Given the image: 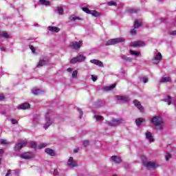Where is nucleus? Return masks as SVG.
<instances>
[{
  "label": "nucleus",
  "mask_w": 176,
  "mask_h": 176,
  "mask_svg": "<svg viewBox=\"0 0 176 176\" xmlns=\"http://www.w3.org/2000/svg\"><path fill=\"white\" fill-rule=\"evenodd\" d=\"M151 123L153 124L157 130H163V123H164V122L163 121V118L160 116L153 117L151 119Z\"/></svg>",
  "instance_id": "1"
},
{
  "label": "nucleus",
  "mask_w": 176,
  "mask_h": 176,
  "mask_svg": "<svg viewBox=\"0 0 176 176\" xmlns=\"http://www.w3.org/2000/svg\"><path fill=\"white\" fill-rule=\"evenodd\" d=\"M121 42H124V38L120 37L116 38L110 39L106 43V46H111L112 45H118V43H121Z\"/></svg>",
  "instance_id": "2"
},
{
  "label": "nucleus",
  "mask_w": 176,
  "mask_h": 176,
  "mask_svg": "<svg viewBox=\"0 0 176 176\" xmlns=\"http://www.w3.org/2000/svg\"><path fill=\"white\" fill-rule=\"evenodd\" d=\"M86 60V56L83 54H79L76 57H73L70 60L71 64H76V63H83Z\"/></svg>",
  "instance_id": "3"
},
{
  "label": "nucleus",
  "mask_w": 176,
  "mask_h": 176,
  "mask_svg": "<svg viewBox=\"0 0 176 176\" xmlns=\"http://www.w3.org/2000/svg\"><path fill=\"white\" fill-rule=\"evenodd\" d=\"M142 164L144 167H146V168H157V167H159V165H157L155 162L143 161Z\"/></svg>",
  "instance_id": "4"
},
{
  "label": "nucleus",
  "mask_w": 176,
  "mask_h": 176,
  "mask_svg": "<svg viewBox=\"0 0 176 176\" xmlns=\"http://www.w3.org/2000/svg\"><path fill=\"white\" fill-rule=\"evenodd\" d=\"M123 123V119H114L109 122V126L111 127H115L116 126H119Z\"/></svg>",
  "instance_id": "5"
},
{
  "label": "nucleus",
  "mask_w": 176,
  "mask_h": 176,
  "mask_svg": "<svg viewBox=\"0 0 176 176\" xmlns=\"http://www.w3.org/2000/svg\"><path fill=\"white\" fill-rule=\"evenodd\" d=\"M27 144H28V142L27 141H23L22 142L16 143L14 146V151H20L21 149H23L24 146H26Z\"/></svg>",
  "instance_id": "6"
},
{
  "label": "nucleus",
  "mask_w": 176,
  "mask_h": 176,
  "mask_svg": "<svg viewBox=\"0 0 176 176\" xmlns=\"http://www.w3.org/2000/svg\"><path fill=\"white\" fill-rule=\"evenodd\" d=\"M67 165L71 168L78 167V162L74 160V157H70L67 161Z\"/></svg>",
  "instance_id": "7"
},
{
  "label": "nucleus",
  "mask_w": 176,
  "mask_h": 176,
  "mask_svg": "<svg viewBox=\"0 0 176 176\" xmlns=\"http://www.w3.org/2000/svg\"><path fill=\"white\" fill-rule=\"evenodd\" d=\"M82 41H76V42H72L70 43V47H73L75 50H79L80 49V47L82 46Z\"/></svg>",
  "instance_id": "8"
},
{
  "label": "nucleus",
  "mask_w": 176,
  "mask_h": 176,
  "mask_svg": "<svg viewBox=\"0 0 176 176\" xmlns=\"http://www.w3.org/2000/svg\"><path fill=\"white\" fill-rule=\"evenodd\" d=\"M131 46L132 47H144L145 46V42L141 41H135L131 43Z\"/></svg>",
  "instance_id": "9"
},
{
  "label": "nucleus",
  "mask_w": 176,
  "mask_h": 176,
  "mask_svg": "<svg viewBox=\"0 0 176 176\" xmlns=\"http://www.w3.org/2000/svg\"><path fill=\"white\" fill-rule=\"evenodd\" d=\"M133 104L138 108V109H139L140 112H144V107L142 104H141V102L138 101V100H134L133 101Z\"/></svg>",
  "instance_id": "10"
},
{
  "label": "nucleus",
  "mask_w": 176,
  "mask_h": 176,
  "mask_svg": "<svg viewBox=\"0 0 176 176\" xmlns=\"http://www.w3.org/2000/svg\"><path fill=\"white\" fill-rule=\"evenodd\" d=\"M45 120L46 122L44 125V129L45 130H47V128L52 125V123H53V122H52V120H50V118L49 117V113H47L45 115Z\"/></svg>",
  "instance_id": "11"
},
{
  "label": "nucleus",
  "mask_w": 176,
  "mask_h": 176,
  "mask_svg": "<svg viewBox=\"0 0 176 176\" xmlns=\"http://www.w3.org/2000/svg\"><path fill=\"white\" fill-rule=\"evenodd\" d=\"M22 159H32L34 157V154L31 152L23 153L21 155Z\"/></svg>",
  "instance_id": "12"
},
{
  "label": "nucleus",
  "mask_w": 176,
  "mask_h": 176,
  "mask_svg": "<svg viewBox=\"0 0 176 176\" xmlns=\"http://www.w3.org/2000/svg\"><path fill=\"white\" fill-rule=\"evenodd\" d=\"M90 63L95 64V65H98V67H104V63H102L101 60H98L97 59L91 60Z\"/></svg>",
  "instance_id": "13"
},
{
  "label": "nucleus",
  "mask_w": 176,
  "mask_h": 176,
  "mask_svg": "<svg viewBox=\"0 0 176 176\" xmlns=\"http://www.w3.org/2000/svg\"><path fill=\"white\" fill-rule=\"evenodd\" d=\"M111 160L116 164H119L122 163V158H120V157H118L117 155L111 156Z\"/></svg>",
  "instance_id": "14"
},
{
  "label": "nucleus",
  "mask_w": 176,
  "mask_h": 176,
  "mask_svg": "<svg viewBox=\"0 0 176 176\" xmlns=\"http://www.w3.org/2000/svg\"><path fill=\"white\" fill-rule=\"evenodd\" d=\"M45 153H47V155H50V156H56V153L54 152V150L50 148H45Z\"/></svg>",
  "instance_id": "15"
},
{
  "label": "nucleus",
  "mask_w": 176,
  "mask_h": 176,
  "mask_svg": "<svg viewBox=\"0 0 176 176\" xmlns=\"http://www.w3.org/2000/svg\"><path fill=\"white\" fill-rule=\"evenodd\" d=\"M119 101H125V102H127L130 101V98L126 96H116Z\"/></svg>",
  "instance_id": "16"
},
{
  "label": "nucleus",
  "mask_w": 176,
  "mask_h": 176,
  "mask_svg": "<svg viewBox=\"0 0 176 176\" xmlns=\"http://www.w3.org/2000/svg\"><path fill=\"white\" fill-rule=\"evenodd\" d=\"M146 137L147 140L150 141V142H153V141H155V140L153 139V136H152V133L149 131L146 132Z\"/></svg>",
  "instance_id": "17"
},
{
  "label": "nucleus",
  "mask_w": 176,
  "mask_h": 176,
  "mask_svg": "<svg viewBox=\"0 0 176 176\" xmlns=\"http://www.w3.org/2000/svg\"><path fill=\"white\" fill-rule=\"evenodd\" d=\"M48 30L51 32H60V28L54 26H49Z\"/></svg>",
  "instance_id": "18"
},
{
  "label": "nucleus",
  "mask_w": 176,
  "mask_h": 176,
  "mask_svg": "<svg viewBox=\"0 0 176 176\" xmlns=\"http://www.w3.org/2000/svg\"><path fill=\"white\" fill-rule=\"evenodd\" d=\"M30 105L29 103H23L19 105L18 107V109H28L30 108Z\"/></svg>",
  "instance_id": "19"
},
{
  "label": "nucleus",
  "mask_w": 176,
  "mask_h": 176,
  "mask_svg": "<svg viewBox=\"0 0 176 176\" xmlns=\"http://www.w3.org/2000/svg\"><path fill=\"white\" fill-rule=\"evenodd\" d=\"M122 58L125 63H131V61H133V58L128 57L126 55H122Z\"/></svg>",
  "instance_id": "20"
},
{
  "label": "nucleus",
  "mask_w": 176,
  "mask_h": 176,
  "mask_svg": "<svg viewBox=\"0 0 176 176\" xmlns=\"http://www.w3.org/2000/svg\"><path fill=\"white\" fill-rule=\"evenodd\" d=\"M142 25V21H140V20L136 19L135 21V23H134V28L137 29V28H140V27H141Z\"/></svg>",
  "instance_id": "21"
},
{
  "label": "nucleus",
  "mask_w": 176,
  "mask_h": 176,
  "mask_svg": "<svg viewBox=\"0 0 176 176\" xmlns=\"http://www.w3.org/2000/svg\"><path fill=\"white\" fill-rule=\"evenodd\" d=\"M162 58H163V56H162V54H161V53H158V54L154 57V59L153 60V63H155V61H157V63H159V61H160Z\"/></svg>",
  "instance_id": "22"
},
{
  "label": "nucleus",
  "mask_w": 176,
  "mask_h": 176,
  "mask_svg": "<svg viewBox=\"0 0 176 176\" xmlns=\"http://www.w3.org/2000/svg\"><path fill=\"white\" fill-rule=\"evenodd\" d=\"M115 87H116V83H114V84H113L112 85L109 86V87H105L104 88V91H111V90H113V89H114Z\"/></svg>",
  "instance_id": "23"
},
{
  "label": "nucleus",
  "mask_w": 176,
  "mask_h": 176,
  "mask_svg": "<svg viewBox=\"0 0 176 176\" xmlns=\"http://www.w3.org/2000/svg\"><path fill=\"white\" fill-rule=\"evenodd\" d=\"M32 93L34 94V96H41L42 93H43V91H41V89H32Z\"/></svg>",
  "instance_id": "24"
},
{
  "label": "nucleus",
  "mask_w": 176,
  "mask_h": 176,
  "mask_svg": "<svg viewBox=\"0 0 176 176\" xmlns=\"http://www.w3.org/2000/svg\"><path fill=\"white\" fill-rule=\"evenodd\" d=\"M161 83H167L168 82H171V78L170 77H162L160 80Z\"/></svg>",
  "instance_id": "25"
},
{
  "label": "nucleus",
  "mask_w": 176,
  "mask_h": 176,
  "mask_svg": "<svg viewBox=\"0 0 176 176\" xmlns=\"http://www.w3.org/2000/svg\"><path fill=\"white\" fill-rule=\"evenodd\" d=\"M145 122V120L142 118H137L135 120L137 126H141V123H144Z\"/></svg>",
  "instance_id": "26"
},
{
  "label": "nucleus",
  "mask_w": 176,
  "mask_h": 176,
  "mask_svg": "<svg viewBox=\"0 0 176 176\" xmlns=\"http://www.w3.org/2000/svg\"><path fill=\"white\" fill-rule=\"evenodd\" d=\"M0 36L6 38H9V34L6 31L0 32Z\"/></svg>",
  "instance_id": "27"
},
{
  "label": "nucleus",
  "mask_w": 176,
  "mask_h": 176,
  "mask_svg": "<svg viewBox=\"0 0 176 176\" xmlns=\"http://www.w3.org/2000/svg\"><path fill=\"white\" fill-rule=\"evenodd\" d=\"M90 14H91V16H93L94 17H99L100 12L96 10H91Z\"/></svg>",
  "instance_id": "28"
},
{
  "label": "nucleus",
  "mask_w": 176,
  "mask_h": 176,
  "mask_svg": "<svg viewBox=\"0 0 176 176\" xmlns=\"http://www.w3.org/2000/svg\"><path fill=\"white\" fill-rule=\"evenodd\" d=\"M130 54H131L132 56H135V57H138V56H141V52H137L134 50H130L129 51Z\"/></svg>",
  "instance_id": "29"
},
{
  "label": "nucleus",
  "mask_w": 176,
  "mask_h": 176,
  "mask_svg": "<svg viewBox=\"0 0 176 176\" xmlns=\"http://www.w3.org/2000/svg\"><path fill=\"white\" fill-rule=\"evenodd\" d=\"M41 5H45V6H50V1L46 0H39Z\"/></svg>",
  "instance_id": "30"
},
{
  "label": "nucleus",
  "mask_w": 176,
  "mask_h": 176,
  "mask_svg": "<svg viewBox=\"0 0 176 176\" xmlns=\"http://www.w3.org/2000/svg\"><path fill=\"white\" fill-rule=\"evenodd\" d=\"M127 12H128L129 13H131V14H133V13L137 14V13H138V10H137V9H135V8H129V9L127 10Z\"/></svg>",
  "instance_id": "31"
},
{
  "label": "nucleus",
  "mask_w": 176,
  "mask_h": 176,
  "mask_svg": "<svg viewBox=\"0 0 176 176\" xmlns=\"http://www.w3.org/2000/svg\"><path fill=\"white\" fill-rule=\"evenodd\" d=\"M45 65H46V61L45 60H40L37 65V67L39 68L41 67H43Z\"/></svg>",
  "instance_id": "32"
},
{
  "label": "nucleus",
  "mask_w": 176,
  "mask_h": 176,
  "mask_svg": "<svg viewBox=\"0 0 176 176\" xmlns=\"http://www.w3.org/2000/svg\"><path fill=\"white\" fill-rule=\"evenodd\" d=\"M70 21H75L76 20H80V19L78 16H75L74 15H72L69 17Z\"/></svg>",
  "instance_id": "33"
},
{
  "label": "nucleus",
  "mask_w": 176,
  "mask_h": 176,
  "mask_svg": "<svg viewBox=\"0 0 176 176\" xmlns=\"http://www.w3.org/2000/svg\"><path fill=\"white\" fill-rule=\"evenodd\" d=\"M94 118L97 120V122H100V120H102V119H104L103 116L97 115H95Z\"/></svg>",
  "instance_id": "34"
},
{
  "label": "nucleus",
  "mask_w": 176,
  "mask_h": 176,
  "mask_svg": "<svg viewBox=\"0 0 176 176\" xmlns=\"http://www.w3.org/2000/svg\"><path fill=\"white\" fill-rule=\"evenodd\" d=\"M0 144L1 145H10V143L9 142H8V140H6L5 139L4 140H1V142H0Z\"/></svg>",
  "instance_id": "35"
},
{
  "label": "nucleus",
  "mask_w": 176,
  "mask_h": 176,
  "mask_svg": "<svg viewBox=\"0 0 176 176\" xmlns=\"http://www.w3.org/2000/svg\"><path fill=\"white\" fill-rule=\"evenodd\" d=\"M82 10L85 13H87V14H90V13H91V10H89L87 8H82Z\"/></svg>",
  "instance_id": "36"
},
{
  "label": "nucleus",
  "mask_w": 176,
  "mask_h": 176,
  "mask_svg": "<svg viewBox=\"0 0 176 176\" xmlns=\"http://www.w3.org/2000/svg\"><path fill=\"white\" fill-rule=\"evenodd\" d=\"M58 14H64V10L63 9V7H58Z\"/></svg>",
  "instance_id": "37"
},
{
  "label": "nucleus",
  "mask_w": 176,
  "mask_h": 176,
  "mask_svg": "<svg viewBox=\"0 0 176 176\" xmlns=\"http://www.w3.org/2000/svg\"><path fill=\"white\" fill-rule=\"evenodd\" d=\"M46 146H47V144L45 143H41L37 148L38 149H42V148H46Z\"/></svg>",
  "instance_id": "38"
},
{
  "label": "nucleus",
  "mask_w": 176,
  "mask_h": 176,
  "mask_svg": "<svg viewBox=\"0 0 176 176\" xmlns=\"http://www.w3.org/2000/svg\"><path fill=\"white\" fill-rule=\"evenodd\" d=\"M72 76L73 78H75L78 76V70H75L73 72Z\"/></svg>",
  "instance_id": "39"
},
{
  "label": "nucleus",
  "mask_w": 176,
  "mask_h": 176,
  "mask_svg": "<svg viewBox=\"0 0 176 176\" xmlns=\"http://www.w3.org/2000/svg\"><path fill=\"white\" fill-rule=\"evenodd\" d=\"M109 6H116L117 3L115 1H111L108 3Z\"/></svg>",
  "instance_id": "40"
},
{
  "label": "nucleus",
  "mask_w": 176,
  "mask_h": 176,
  "mask_svg": "<svg viewBox=\"0 0 176 176\" xmlns=\"http://www.w3.org/2000/svg\"><path fill=\"white\" fill-rule=\"evenodd\" d=\"M170 159H171V154H170V153H167L166 155V162H168Z\"/></svg>",
  "instance_id": "41"
},
{
  "label": "nucleus",
  "mask_w": 176,
  "mask_h": 176,
  "mask_svg": "<svg viewBox=\"0 0 176 176\" xmlns=\"http://www.w3.org/2000/svg\"><path fill=\"white\" fill-rule=\"evenodd\" d=\"M166 102H168V105H171V97L170 96H167V100Z\"/></svg>",
  "instance_id": "42"
},
{
  "label": "nucleus",
  "mask_w": 176,
  "mask_h": 176,
  "mask_svg": "<svg viewBox=\"0 0 176 176\" xmlns=\"http://www.w3.org/2000/svg\"><path fill=\"white\" fill-rule=\"evenodd\" d=\"M30 148H32L33 149H36V143L32 142L31 144H30Z\"/></svg>",
  "instance_id": "43"
},
{
  "label": "nucleus",
  "mask_w": 176,
  "mask_h": 176,
  "mask_svg": "<svg viewBox=\"0 0 176 176\" xmlns=\"http://www.w3.org/2000/svg\"><path fill=\"white\" fill-rule=\"evenodd\" d=\"M78 112H80V119H82L83 116V111L80 109H78Z\"/></svg>",
  "instance_id": "44"
},
{
  "label": "nucleus",
  "mask_w": 176,
  "mask_h": 176,
  "mask_svg": "<svg viewBox=\"0 0 176 176\" xmlns=\"http://www.w3.org/2000/svg\"><path fill=\"white\" fill-rule=\"evenodd\" d=\"M131 35H135V34H137V30H135V28L134 29H132L131 31H130Z\"/></svg>",
  "instance_id": "45"
},
{
  "label": "nucleus",
  "mask_w": 176,
  "mask_h": 176,
  "mask_svg": "<svg viewBox=\"0 0 176 176\" xmlns=\"http://www.w3.org/2000/svg\"><path fill=\"white\" fill-rule=\"evenodd\" d=\"M30 49L32 50V52H33V53H35V52H36V49H35V47H34V45H30Z\"/></svg>",
  "instance_id": "46"
},
{
  "label": "nucleus",
  "mask_w": 176,
  "mask_h": 176,
  "mask_svg": "<svg viewBox=\"0 0 176 176\" xmlns=\"http://www.w3.org/2000/svg\"><path fill=\"white\" fill-rule=\"evenodd\" d=\"M142 80H143L144 83H148V77L144 76L142 78Z\"/></svg>",
  "instance_id": "47"
},
{
  "label": "nucleus",
  "mask_w": 176,
  "mask_h": 176,
  "mask_svg": "<svg viewBox=\"0 0 176 176\" xmlns=\"http://www.w3.org/2000/svg\"><path fill=\"white\" fill-rule=\"evenodd\" d=\"M4 99H5V95H3V94H0V101H3Z\"/></svg>",
  "instance_id": "48"
},
{
  "label": "nucleus",
  "mask_w": 176,
  "mask_h": 176,
  "mask_svg": "<svg viewBox=\"0 0 176 176\" xmlns=\"http://www.w3.org/2000/svg\"><path fill=\"white\" fill-rule=\"evenodd\" d=\"M168 34H169V35H176V30L169 32Z\"/></svg>",
  "instance_id": "49"
},
{
  "label": "nucleus",
  "mask_w": 176,
  "mask_h": 176,
  "mask_svg": "<svg viewBox=\"0 0 176 176\" xmlns=\"http://www.w3.org/2000/svg\"><path fill=\"white\" fill-rule=\"evenodd\" d=\"M91 79H92L93 82L97 81V77L95 76L94 75H91Z\"/></svg>",
  "instance_id": "50"
},
{
  "label": "nucleus",
  "mask_w": 176,
  "mask_h": 176,
  "mask_svg": "<svg viewBox=\"0 0 176 176\" xmlns=\"http://www.w3.org/2000/svg\"><path fill=\"white\" fill-rule=\"evenodd\" d=\"M84 146H89V140H85L83 142Z\"/></svg>",
  "instance_id": "51"
},
{
  "label": "nucleus",
  "mask_w": 176,
  "mask_h": 176,
  "mask_svg": "<svg viewBox=\"0 0 176 176\" xmlns=\"http://www.w3.org/2000/svg\"><path fill=\"white\" fill-rule=\"evenodd\" d=\"M11 122L12 123V124H17V123H19V122H17L16 120L14 119H12Z\"/></svg>",
  "instance_id": "52"
},
{
  "label": "nucleus",
  "mask_w": 176,
  "mask_h": 176,
  "mask_svg": "<svg viewBox=\"0 0 176 176\" xmlns=\"http://www.w3.org/2000/svg\"><path fill=\"white\" fill-rule=\"evenodd\" d=\"M12 174V170L9 169L6 174V176H10Z\"/></svg>",
  "instance_id": "53"
},
{
  "label": "nucleus",
  "mask_w": 176,
  "mask_h": 176,
  "mask_svg": "<svg viewBox=\"0 0 176 176\" xmlns=\"http://www.w3.org/2000/svg\"><path fill=\"white\" fill-rule=\"evenodd\" d=\"M78 151H79V148H74V153H78Z\"/></svg>",
  "instance_id": "54"
},
{
  "label": "nucleus",
  "mask_w": 176,
  "mask_h": 176,
  "mask_svg": "<svg viewBox=\"0 0 176 176\" xmlns=\"http://www.w3.org/2000/svg\"><path fill=\"white\" fill-rule=\"evenodd\" d=\"M67 72H72V68L69 67V68H67Z\"/></svg>",
  "instance_id": "55"
},
{
  "label": "nucleus",
  "mask_w": 176,
  "mask_h": 176,
  "mask_svg": "<svg viewBox=\"0 0 176 176\" xmlns=\"http://www.w3.org/2000/svg\"><path fill=\"white\" fill-rule=\"evenodd\" d=\"M3 153V149H0V155H1V157Z\"/></svg>",
  "instance_id": "56"
},
{
  "label": "nucleus",
  "mask_w": 176,
  "mask_h": 176,
  "mask_svg": "<svg viewBox=\"0 0 176 176\" xmlns=\"http://www.w3.org/2000/svg\"><path fill=\"white\" fill-rule=\"evenodd\" d=\"M1 52H5V50H6V49L3 47L1 48Z\"/></svg>",
  "instance_id": "57"
},
{
  "label": "nucleus",
  "mask_w": 176,
  "mask_h": 176,
  "mask_svg": "<svg viewBox=\"0 0 176 176\" xmlns=\"http://www.w3.org/2000/svg\"><path fill=\"white\" fill-rule=\"evenodd\" d=\"M1 162H2V155H0V164H1Z\"/></svg>",
  "instance_id": "58"
},
{
  "label": "nucleus",
  "mask_w": 176,
  "mask_h": 176,
  "mask_svg": "<svg viewBox=\"0 0 176 176\" xmlns=\"http://www.w3.org/2000/svg\"><path fill=\"white\" fill-rule=\"evenodd\" d=\"M112 176H118V175H113Z\"/></svg>",
  "instance_id": "59"
},
{
  "label": "nucleus",
  "mask_w": 176,
  "mask_h": 176,
  "mask_svg": "<svg viewBox=\"0 0 176 176\" xmlns=\"http://www.w3.org/2000/svg\"><path fill=\"white\" fill-rule=\"evenodd\" d=\"M159 1H162V0H159Z\"/></svg>",
  "instance_id": "60"
}]
</instances>
